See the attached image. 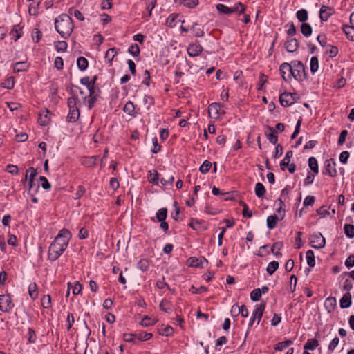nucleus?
Here are the masks:
<instances>
[{"instance_id": "obj_40", "label": "nucleus", "mask_w": 354, "mask_h": 354, "mask_svg": "<svg viewBox=\"0 0 354 354\" xmlns=\"http://www.w3.org/2000/svg\"><path fill=\"white\" fill-rule=\"evenodd\" d=\"M279 268V263L278 261H273L267 266L266 271L269 274H272L277 269Z\"/></svg>"}, {"instance_id": "obj_4", "label": "nucleus", "mask_w": 354, "mask_h": 354, "mask_svg": "<svg viewBox=\"0 0 354 354\" xmlns=\"http://www.w3.org/2000/svg\"><path fill=\"white\" fill-rule=\"evenodd\" d=\"M266 308V302L261 303L260 304L256 306L255 309L254 310L252 317L250 319L249 326H252L255 320H257V324H259L261 317L263 314V311Z\"/></svg>"}, {"instance_id": "obj_32", "label": "nucleus", "mask_w": 354, "mask_h": 354, "mask_svg": "<svg viewBox=\"0 0 354 354\" xmlns=\"http://www.w3.org/2000/svg\"><path fill=\"white\" fill-rule=\"evenodd\" d=\"M293 344L292 340H286L284 342H279L276 346H274V349L277 351H283L286 348H288L289 346L292 345Z\"/></svg>"}, {"instance_id": "obj_19", "label": "nucleus", "mask_w": 354, "mask_h": 354, "mask_svg": "<svg viewBox=\"0 0 354 354\" xmlns=\"http://www.w3.org/2000/svg\"><path fill=\"white\" fill-rule=\"evenodd\" d=\"M351 305V295L350 293L345 294L340 299V307L346 308Z\"/></svg>"}, {"instance_id": "obj_9", "label": "nucleus", "mask_w": 354, "mask_h": 354, "mask_svg": "<svg viewBox=\"0 0 354 354\" xmlns=\"http://www.w3.org/2000/svg\"><path fill=\"white\" fill-rule=\"evenodd\" d=\"M324 174H328L330 176H335L337 171L335 169V163L332 159L326 160L324 162Z\"/></svg>"}, {"instance_id": "obj_26", "label": "nucleus", "mask_w": 354, "mask_h": 354, "mask_svg": "<svg viewBox=\"0 0 354 354\" xmlns=\"http://www.w3.org/2000/svg\"><path fill=\"white\" fill-rule=\"evenodd\" d=\"M292 156H293V152L292 151H288L286 152L284 158L281 160V162L280 163L281 169L284 170L286 167L287 165H289L290 158L292 157Z\"/></svg>"}, {"instance_id": "obj_61", "label": "nucleus", "mask_w": 354, "mask_h": 354, "mask_svg": "<svg viewBox=\"0 0 354 354\" xmlns=\"http://www.w3.org/2000/svg\"><path fill=\"white\" fill-rule=\"evenodd\" d=\"M339 342V339L338 337H335V338H333L328 345V350L330 351H333L337 346Z\"/></svg>"}, {"instance_id": "obj_33", "label": "nucleus", "mask_w": 354, "mask_h": 354, "mask_svg": "<svg viewBox=\"0 0 354 354\" xmlns=\"http://www.w3.org/2000/svg\"><path fill=\"white\" fill-rule=\"evenodd\" d=\"M266 193V188L261 183H257L255 185V194L259 197H263Z\"/></svg>"}, {"instance_id": "obj_58", "label": "nucleus", "mask_w": 354, "mask_h": 354, "mask_svg": "<svg viewBox=\"0 0 354 354\" xmlns=\"http://www.w3.org/2000/svg\"><path fill=\"white\" fill-rule=\"evenodd\" d=\"M129 52L133 55V56H138L140 54V48L138 44H134L131 45L129 48Z\"/></svg>"}, {"instance_id": "obj_46", "label": "nucleus", "mask_w": 354, "mask_h": 354, "mask_svg": "<svg viewBox=\"0 0 354 354\" xmlns=\"http://www.w3.org/2000/svg\"><path fill=\"white\" fill-rule=\"evenodd\" d=\"M116 54L117 51L115 48H109L105 54V59H106L108 62L110 63L113 59Z\"/></svg>"}, {"instance_id": "obj_6", "label": "nucleus", "mask_w": 354, "mask_h": 354, "mask_svg": "<svg viewBox=\"0 0 354 354\" xmlns=\"http://www.w3.org/2000/svg\"><path fill=\"white\" fill-rule=\"evenodd\" d=\"M310 244L315 249H321L325 246L326 240L321 233H316L310 236Z\"/></svg>"}, {"instance_id": "obj_52", "label": "nucleus", "mask_w": 354, "mask_h": 354, "mask_svg": "<svg viewBox=\"0 0 354 354\" xmlns=\"http://www.w3.org/2000/svg\"><path fill=\"white\" fill-rule=\"evenodd\" d=\"M174 330L173 328H171L169 326H167L164 327L163 328H160L159 330V333L161 335L169 336L174 333Z\"/></svg>"}, {"instance_id": "obj_2", "label": "nucleus", "mask_w": 354, "mask_h": 354, "mask_svg": "<svg viewBox=\"0 0 354 354\" xmlns=\"http://www.w3.org/2000/svg\"><path fill=\"white\" fill-rule=\"evenodd\" d=\"M55 28L62 37L67 38L74 28L73 20L68 15L62 14L56 18Z\"/></svg>"}, {"instance_id": "obj_49", "label": "nucleus", "mask_w": 354, "mask_h": 354, "mask_svg": "<svg viewBox=\"0 0 354 354\" xmlns=\"http://www.w3.org/2000/svg\"><path fill=\"white\" fill-rule=\"evenodd\" d=\"M15 81L13 77H10L6 80L1 84V86L3 88H6L8 89H12L14 87Z\"/></svg>"}, {"instance_id": "obj_37", "label": "nucleus", "mask_w": 354, "mask_h": 354, "mask_svg": "<svg viewBox=\"0 0 354 354\" xmlns=\"http://www.w3.org/2000/svg\"><path fill=\"white\" fill-rule=\"evenodd\" d=\"M123 111L128 113L130 115H134L135 114V107L133 102L129 101L127 102L123 108Z\"/></svg>"}, {"instance_id": "obj_13", "label": "nucleus", "mask_w": 354, "mask_h": 354, "mask_svg": "<svg viewBox=\"0 0 354 354\" xmlns=\"http://www.w3.org/2000/svg\"><path fill=\"white\" fill-rule=\"evenodd\" d=\"M87 91L88 92V109H91V108L93 106L95 101H96V96L95 94V88L94 86H92V88H86Z\"/></svg>"}, {"instance_id": "obj_31", "label": "nucleus", "mask_w": 354, "mask_h": 354, "mask_svg": "<svg viewBox=\"0 0 354 354\" xmlns=\"http://www.w3.org/2000/svg\"><path fill=\"white\" fill-rule=\"evenodd\" d=\"M308 166L315 174H317L319 172L318 163L315 158L310 157L308 159Z\"/></svg>"}, {"instance_id": "obj_1", "label": "nucleus", "mask_w": 354, "mask_h": 354, "mask_svg": "<svg viewBox=\"0 0 354 354\" xmlns=\"http://www.w3.org/2000/svg\"><path fill=\"white\" fill-rule=\"evenodd\" d=\"M71 239V234L68 230H61L48 248V259L57 260L66 249Z\"/></svg>"}, {"instance_id": "obj_22", "label": "nucleus", "mask_w": 354, "mask_h": 354, "mask_svg": "<svg viewBox=\"0 0 354 354\" xmlns=\"http://www.w3.org/2000/svg\"><path fill=\"white\" fill-rule=\"evenodd\" d=\"M331 15L330 10L328 7L322 6L319 10V17L322 21H327L329 16Z\"/></svg>"}, {"instance_id": "obj_28", "label": "nucleus", "mask_w": 354, "mask_h": 354, "mask_svg": "<svg viewBox=\"0 0 354 354\" xmlns=\"http://www.w3.org/2000/svg\"><path fill=\"white\" fill-rule=\"evenodd\" d=\"M306 257L308 265L310 267H314L315 266V259L313 251L311 250H308L306 254Z\"/></svg>"}, {"instance_id": "obj_16", "label": "nucleus", "mask_w": 354, "mask_h": 354, "mask_svg": "<svg viewBox=\"0 0 354 354\" xmlns=\"http://www.w3.org/2000/svg\"><path fill=\"white\" fill-rule=\"evenodd\" d=\"M203 48L199 44H191L187 48V53L191 57L198 55L202 52Z\"/></svg>"}, {"instance_id": "obj_15", "label": "nucleus", "mask_w": 354, "mask_h": 354, "mask_svg": "<svg viewBox=\"0 0 354 354\" xmlns=\"http://www.w3.org/2000/svg\"><path fill=\"white\" fill-rule=\"evenodd\" d=\"M265 133L270 142L273 145L277 142L278 137L276 134V131L272 127H268Z\"/></svg>"}, {"instance_id": "obj_62", "label": "nucleus", "mask_w": 354, "mask_h": 354, "mask_svg": "<svg viewBox=\"0 0 354 354\" xmlns=\"http://www.w3.org/2000/svg\"><path fill=\"white\" fill-rule=\"evenodd\" d=\"M154 323H155V321L148 317H145L140 322V324L143 326H151V325H153Z\"/></svg>"}, {"instance_id": "obj_43", "label": "nucleus", "mask_w": 354, "mask_h": 354, "mask_svg": "<svg viewBox=\"0 0 354 354\" xmlns=\"http://www.w3.org/2000/svg\"><path fill=\"white\" fill-rule=\"evenodd\" d=\"M167 210L166 208L160 209L156 213V218L158 221L162 222L165 221L167 218Z\"/></svg>"}, {"instance_id": "obj_34", "label": "nucleus", "mask_w": 354, "mask_h": 354, "mask_svg": "<svg viewBox=\"0 0 354 354\" xmlns=\"http://www.w3.org/2000/svg\"><path fill=\"white\" fill-rule=\"evenodd\" d=\"M216 9L220 13L222 14L231 15L233 13L232 8H229L224 4H217Z\"/></svg>"}, {"instance_id": "obj_63", "label": "nucleus", "mask_w": 354, "mask_h": 354, "mask_svg": "<svg viewBox=\"0 0 354 354\" xmlns=\"http://www.w3.org/2000/svg\"><path fill=\"white\" fill-rule=\"evenodd\" d=\"M315 201V198L314 196H308L304 199V205L305 207L312 206L314 204Z\"/></svg>"}, {"instance_id": "obj_35", "label": "nucleus", "mask_w": 354, "mask_h": 354, "mask_svg": "<svg viewBox=\"0 0 354 354\" xmlns=\"http://www.w3.org/2000/svg\"><path fill=\"white\" fill-rule=\"evenodd\" d=\"M319 68V61L317 57H313L310 62V69L312 73H315Z\"/></svg>"}, {"instance_id": "obj_44", "label": "nucleus", "mask_w": 354, "mask_h": 354, "mask_svg": "<svg viewBox=\"0 0 354 354\" xmlns=\"http://www.w3.org/2000/svg\"><path fill=\"white\" fill-rule=\"evenodd\" d=\"M176 17H177V15H176V14L170 15L166 20L167 26L170 27V28L175 27L176 25Z\"/></svg>"}, {"instance_id": "obj_57", "label": "nucleus", "mask_w": 354, "mask_h": 354, "mask_svg": "<svg viewBox=\"0 0 354 354\" xmlns=\"http://www.w3.org/2000/svg\"><path fill=\"white\" fill-rule=\"evenodd\" d=\"M211 166H212L211 162L207 160H205L202 164V165L200 167L199 170L201 173L206 174L209 171Z\"/></svg>"}, {"instance_id": "obj_20", "label": "nucleus", "mask_w": 354, "mask_h": 354, "mask_svg": "<svg viewBox=\"0 0 354 354\" xmlns=\"http://www.w3.org/2000/svg\"><path fill=\"white\" fill-rule=\"evenodd\" d=\"M207 260L205 259H197L195 257L190 258L188 260V263L192 267H203L204 263H207Z\"/></svg>"}, {"instance_id": "obj_11", "label": "nucleus", "mask_w": 354, "mask_h": 354, "mask_svg": "<svg viewBox=\"0 0 354 354\" xmlns=\"http://www.w3.org/2000/svg\"><path fill=\"white\" fill-rule=\"evenodd\" d=\"M72 91H75V93H77V95L79 96V99L80 100V102H81V105L88 107V97L87 95V92L84 91L82 88H80L78 86H74Z\"/></svg>"}, {"instance_id": "obj_55", "label": "nucleus", "mask_w": 354, "mask_h": 354, "mask_svg": "<svg viewBox=\"0 0 354 354\" xmlns=\"http://www.w3.org/2000/svg\"><path fill=\"white\" fill-rule=\"evenodd\" d=\"M261 295L260 292V288H257L252 290L250 293V298L254 301H259L261 299Z\"/></svg>"}, {"instance_id": "obj_59", "label": "nucleus", "mask_w": 354, "mask_h": 354, "mask_svg": "<svg viewBox=\"0 0 354 354\" xmlns=\"http://www.w3.org/2000/svg\"><path fill=\"white\" fill-rule=\"evenodd\" d=\"M232 9L233 12H237L243 13L245 11V6L241 2H238L232 8Z\"/></svg>"}, {"instance_id": "obj_27", "label": "nucleus", "mask_w": 354, "mask_h": 354, "mask_svg": "<svg viewBox=\"0 0 354 354\" xmlns=\"http://www.w3.org/2000/svg\"><path fill=\"white\" fill-rule=\"evenodd\" d=\"M10 35L11 38L15 41H17L21 36V29L19 26H15L13 28L10 32Z\"/></svg>"}, {"instance_id": "obj_25", "label": "nucleus", "mask_w": 354, "mask_h": 354, "mask_svg": "<svg viewBox=\"0 0 354 354\" xmlns=\"http://www.w3.org/2000/svg\"><path fill=\"white\" fill-rule=\"evenodd\" d=\"M279 221V218L276 215H271L267 218V226L269 229H274Z\"/></svg>"}, {"instance_id": "obj_45", "label": "nucleus", "mask_w": 354, "mask_h": 354, "mask_svg": "<svg viewBox=\"0 0 354 354\" xmlns=\"http://www.w3.org/2000/svg\"><path fill=\"white\" fill-rule=\"evenodd\" d=\"M41 306L44 308H49L51 306V298L49 295H46L41 299Z\"/></svg>"}, {"instance_id": "obj_5", "label": "nucleus", "mask_w": 354, "mask_h": 354, "mask_svg": "<svg viewBox=\"0 0 354 354\" xmlns=\"http://www.w3.org/2000/svg\"><path fill=\"white\" fill-rule=\"evenodd\" d=\"M299 98L296 93H283L279 97V101L283 106H289L294 104Z\"/></svg>"}, {"instance_id": "obj_8", "label": "nucleus", "mask_w": 354, "mask_h": 354, "mask_svg": "<svg viewBox=\"0 0 354 354\" xmlns=\"http://www.w3.org/2000/svg\"><path fill=\"white\" fill-rule=\"evenodd\" d=\"M280 73L285 81H290L292 77L291 64L286 62L283 63L280 66Z\"/></svg>"}, {"instance_id": "obj_56", "label": "nucleus", "mask_w": 354, "mask_h": 354, "mask_svg": "<svg viewBox=\"0 0 354 354\" xmlns=\"http://www.w3.org/2000/svg\"><path fill=\"white\" fill-rule=\"evenodd\" d=\"M180 3L185 7L192 8L198 4V0H181Z\"/></svg>"}, {"instance_id": "obj_39", "label": "nucleus", "mask_w": 354, "mask_h": 354, "mask_svg": "<svg viewBox=\"0 0 354 354\" xmlns=\"http://www.w3.org/2000/svg\"><path fill=\"white\" fill-rule=\"evenodd\" d=\"M296 15L298 20L301 22L304 23L308 19V12L305 9L298 10Z\"/></svg>"}, {"instance_id": "obj_53", "label": "nucleus", "mask_w": 354, "mask_h": 354, "mask_svg": "<svg viewBox=\"0 0 354 354\" xmlns=\"http://www.w3.org/2000/svg\"><path fill=\"white\" fill-rule=\"evenodd\" d=\"M148 180L154 185H157L158 183V175L157 171H154L153 172L149 171L148 175Z\"/></svg>"}, {"instance_id": "obj_64", "label": "nucleus", "mask_w": 354, "mask_h": 354, "mask_svg": "<svg viewBox=\"0 0 354 354\" xmlns=\"http://www.w3.org/2000/svg\"><path fill=\"white\" fill-rule=\"evenodd\" d=\"M345 266L348 268H351L354 266V255H350L345 261Z\"/></svg>"}, {"instance_id": "obj_47", "label": "nucleus", "mask_w": 354, "mask_h": 354, "mask_svg": "<svg viewBox=\"0 0 354 354\" xmlns=\"http://www.w3.org/2000/svg\"><path fill=\"white\" fill-rule=\"evenodd\" d=\"M136 338L140 341H147L152 337L151 333H147L145 332L135 333Z\"/></svg>"}, {"instance_id": "obj_54", "label": "nucleus", "mask_w": 354, "mask_h": 354, "mask_svg": "<svg viewBox=\"0 0 354 354\" xmlns=\"http://www.w3.org/2000/svg\"><path fill=\"white\" fill-rule=\"evenodd\" d=\"M149 266V261L146 259H141L138 263V268L142 271L147 270Z\"/></svg>"}, {"instance_id": "obj_36", "label": "nucleus", "mask_w": 354, "mask_h": 354, "mask_svg": "<svg viewBox=\"0 0 354 354\" xmlns=\"http://www.w3.org/2000/svg\"><path fill=\"white\" fill-rule=\"evenodd\" d=\"M283 248V243L282 242H277L273 244L271 251L273 253V254L276 257H280L281 256V254L280 253L281 249Z\"/></svg>"}, {"instance_id": "obj_18", "label": "nucleus", "mask_w": 354, "mask_h": 354, "mask_svg": "<svg viewBox=\"0 0 354 354\" xmlns=\"http://www.w3.org/2000/svg\"><path fill=\"white\" fill-rule=\"evenodd\" d=\"M298 48V42L296 39H290L286 44V48L287 51L293 53L297 50Z\"/></svg>"}, {"instance_id": "obj_10", "label": "nucleus", "mask_w": 354, "mask_h": 354, "mask_svg": "<svg viewBox=\"0 0 354 354\" xmlns=\"http://www.w3.org/2000/svg\"><path fill=\"white\" fill-rule=\"evenodd\" d=\"M209 115L212 118H218L221 111V106L218 103H212L208 108Z\"/></svg>"}, {"instance_id": "obj_23", "label": "nucleus", "mask_w": 354, "mask_h": 354, "mask_svg": "<svg viewBox=\"0 0 354 354\" xmlns=\"http://www.w3.org/2000/svg\"><path fill=\"white\" fill-rule=\"evenodd\" d=\"M80 116L79 109H69V113L68 115V120L71 122H74L77 120Z\"/></svg>"}, {"instance_id": "obj_12", "label": "nucleus", "mask_w": 354, "mask_h": 354, "mask_svg": "<svg viewBox=\"0 0 354 354\" xmlns=\"http://www.w3.org/2000/svg\"><path fill=\"white\" fill-rule=\"evenodd\" d=\"M73 96L68 99V106L69 109H79V106H82L80 100L77 93L75 91H72Z\"/></svg>"}, {"instance_id": "obj_41", "label": "nucleus", "mask_w": 354, "mask_h": 354, "mask_svg": "<svg viewBox=\"0 0 354 354\" xmlns=\"http://www.w3.org/2000/svg\"><path fill=\"white\" fill-rule=\"evenodd\" d=\"M28 174H30L29 179H28L30 180V184H32L33 181H34V178L37 175V171L33 167H30L26 171V176H25V180H28Z\"/></svg>"}, {"instance_id": "obj_7", "label": "nucleus", "mask_w": 354, "mask_h": 354, "mask_svg": "<svg viewBox=\"0 0 354 354\" xmlns=\"http://www.w3.org/2000/svg\"><path fill=\"white\" fill-rule=\"evenodd\" d=\"M11 298L8 295H0V310L3 312L8 313L13 307Z\"/></svg>"}, {"instance_id": "obj_21", "label": "nucleus", "mask_w": 354, "mask_h": 354, "mask_svg": "<svg viewBox=\"0 0 354 354\" xmlns=\"http://www.w3.org/2000/svg\"><path fill=\"white\" fill-rule=\"evenodd\" d=\"M29 64L26 62H19L13 65V71L15 73L25 71L28 68Z\"/></svg>"}, {"instance_id": "obj_38", "label": "nucleus", "mask_w": 354, "mask_h": 354, "mask_svg": "<svg viewBox=\"0 0 354 354\" xmlns=\"http://www.w3.org/2000/svg\"><path fill=\"white\" fill-rule=\"evenodd\" d=\"M344 233L348 238L354 237V225L351 224H345L344 227Z\"/></svg>"}, {"instance_id": "obj_51", "label": "nucleus", "mask_w": 354, "mask_h": 354, "mask_svg": "<svg viewBox=\"0 0 354 354\" xmlns=\"http://www.w3.org/2000/svg\"><path fill=\"white\" fill-rule=\"evenodd\" d=\"M55 46L58 52H64L67 49L68 44L64 41H59L55 43Z\"/></svg>"}, {"instance_id": "obj_14", "label": "nucleus", "mask_w": 354, "mask_h": 354, "mask_svg": "<svg viewBox=\"0 0 354 354\" xmlns=\"http://www.w3.org/2000/svg\"><path fill=\"white\" fill-rule=\"evenodd\" d=\"M50 120V113L48 110H44L41 113H39V118H38V122L39 123L42 125L45 126L47 125Z\"/></svg>"}, {"instance_id": "obj_24", "label": "nucleus", "mask_w": 354, "mask_h": 354, "mask_svg": "<svg viewBox=\"0 0 354 354\" xmlns=\"http://www.w3.org/2000/svg\"><path fill=\"white\" fill-rule=\"evenodd\" d=\"M318 345H319V343L317 339H310L305 344L304 348L306 351L308 350L313 351L318 346Z\"/></svg>"}, {"instance_id": "obj_3", "label": "nucleus", "mask_w": 354, "mask_h": 354, "mask_svg": "<svg viewBox=\"0 0 354 354\" xmlns=\"http://www.w3.org/2000/svg\"><path fill=\"white\" fill-rule=\"evenodd\" d=\"M292 75L297 80H301L304 77L305 68L300 61H295L292 62Z\"/></svg>"}, {"instance_id": "obj_30", "label": "nucleus", "mask_w": 354, "mask_h": 354, "mask_svg": "<svg viewBox=\"0 0 354 354\" xmlns=\"http://www.w3.org/2000/svg\"><path fill=\"white\" fill-rule=\"evenodd\" d=\"M301 32L304 36L308 37L312 34V28L310 24L303 23L301 26Z\"/></svg>"}, {"instance_id": "obj_60", "label": "nucleus", "mask_w": 354, "mask_h": 354, "mask_svg": "<svg viewBox=\"0 0 354 354\" xmlns=\"http://www.w3.org/2000/svg\"><path fill=\"white\" fill-rule=\"evenodd\" d=\"M335 303H336V299L335 297H328L326 299V301H325V306H326V308H333L334 306L335 305Z\"/></svg>"}, {"instance_id": "obj_29", "label": "nucleus", "mask_w": 354, "mask_h": 354, "mask_svg": "<svg viewBox=\"0 0 354 354\" xmlns=\"http://www.w3.org/2000/svg\"><path fill=\"white\" fill-rule=\"evenodd\" d=\"M28 293L32 299H35L38 296L37 286L35 283H32L28 286Z\"/></svg>"}, {"instance_id": "obj_17", "label": "nucleus", "mask_w": 354, "mask_h": 354, "mask_svg": "<svg viewBox=\"0 0 354 354\" xmlns=\"http://www.w3.org/2000/svg\"><path fill=\"white\" fill-rule=\"evenodd\" d=\"M342 29L347 37V39L354 41V25H345Z\"/></svg>"}, {"instance_id": "obj_50", "label": "nucleus", "mask_w": 354, "mask_h": 354, "mask_svg": "<svg viewBox=\"0 0 354 354\" xmlns=\"http://www.w3.org/2000/svg\"><path fill=\"white\" fill-rule=\"evenodd\" d=\"M68 14L71 15H73L75 18L79 19L80 21H83L84 19V17L83 15L81 13V12L77 9L75 8H70L68 10Z\"/></svg>"}, {"instance_id": "obj_48", "label": "nucleus", "mask_w": 354, "mask_h": 354, "mask_svg": "<svg viewBox=\"0 0 354 354\" xmlns=\"http://www.w3.org/2000/svg\"><path fill=\"white\" fill-rule=\"evenodd\" d=\"M96 77H95L93 80H90L89 77H84L80 80V82L82 84L85 85L86 88H92L93 86H95V81Z\"/></svg>"}, {"instance_id": "obj_42", "label": "nucleus", "mask_w": 354, "mask_h": 354, "mask_svg": "<svg viewBox=\"0 0 354 354\" xmlns=\"http://www.w3.org/2000/svg\"><path fill=\"white\" fill-rule=\"evenodd\" d=\"M77 65L81 71H84L88 67V61L83 57H80L77 60Z\"/></svg>"}]
</instances>
